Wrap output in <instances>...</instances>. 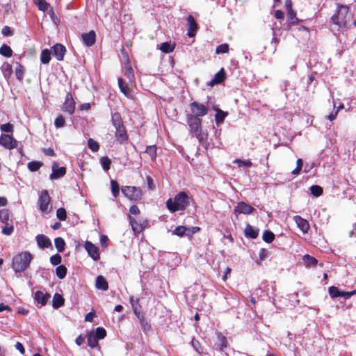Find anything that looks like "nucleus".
<instances>
[{
  "label": "nucleus",
  "mask_w": 356,
  "mask_h": 356,
  "mask_svg": "<svg viewBox=\"0 0 356 356\" xmlns=\"http://www.w3.org/2000/svg\"><path fill=\"white\" fill-rule=\"evenodd\" d=\"M190 197L186 192L178 193L174 198L166 201V207L171 213L184 211L190 204Z\"/></svg>",
  "instance_id": "obj_1"
},
{
  "label": "nucleus",
  "mask_w": 356,
  "mask_h": 356,
  "mask_svg": "<svg viewBox=\"0 0 356 356\" xmlns=\"http://www.w3.org/2000/svg\"><path fill=\"white\" fill-rule=\"evenodd\" d=\"M32 259L29 252H22L13 257L12 268L16 273L24 272L29 267Z\"/></svg>",
  "instance_id": "obj_2"
},
{
  "label": "nucleus",
  "mask_w": 356,
  "mask_h": 356,
  "mask_svg": "<svg viewBox=\"0 0 356 356\" xmlns=\"http://www.w3.org/2000/svg\"><path fill=\"white\" fill-rule=\"evenodd\" d=\"M349 8L346 6L338 5L337 12L332 15V22L339 28L344 27L348 20L350 18Z\"/></svg>",
  "instance_id": "obj_3"
},
{
  "label": "nucleus",
  "mask_w": 356,
  "mask_h": 356,
  "mask_svg": "<svg viewBox=\"0 0 356 356\" xmlns=\"http://www.w3.org/2000/svg\"><path fill=\"white\" fill-rule=\"evenodd\" d=\"M186 118L191 133L201 141L203 139L202 120L197 116L193 115H186Z\"/></svg>",
  "instance_id": "obj_4"
},
{
  "label": "nucleus",
  "mask_w": 356,
  "mask_h": 356,
  "mask_svg": "<svg viewBox=\"0 0 356 356\" xmlns=\"http://www.w3.org/2000/svg\"><path fill=\"white\" fill-rule=\"evenodd\" d=\"M51 198L48 191L43 190L41 191L38 198L39 209L43 213H48L51 211V206L50 205Z\"/></svg>",
  "instance_id": "obj_5"
},
{
  "label": "nucleus",
  "mask_w": 356,
  "mask_h": 356,
  "mask_svg": "<svg viewBox=\"0 0 356 356\" xmlns=\"http://www.w3.org/2000/svg\"><path fill=\"white\" fill-rule=\"evenodd\" d=\"M191 113L187 115L197 116V118L204 116L208 113L207 107L203 104L197 102H193L190 104Z\"/></svg>",
  "instance_id": "obj_6"
},
{
  "label": "nucleus",
  "mask_w": 356,
  "mask_h": 356,
  "mask_svg": "<svg viewBox=\"0 0 356 356\" xmlns=\"http://www.w3.org/2000/svg\"><path fill=\"white\" fill-rule=\"evenodd\" d=\"M122 192L124 196L131 201H137L142 196L140 190L135 186H123L122 187Z\"/></svg>",
  "instance_id": "obj_7"
},
{
  "label": "nucleus",
  "mask_w": 356,
  "mask_h": 356,
  "mask_svg": "<svg viewBox=\"0 0 356 356\" xmlns=\"http://www.w3.org/2000/svg\"><path fill=\"white\" fill-rule=\"evenodd\" d=\"M329 294L332 298L343 297L345 299H349L351 296L356 294V290L346 292L340 291L337 287L330 286L329 288Z\"/></svg>",
  "instance_id": "obj_8"
},
{
  "label": "nucleus",
  "mask_w": 356,
  "mask_h": 356,
  "mask_svg": "<svg viewBox=\"0 0 356 356\" xmlns=\"http://www.w3.org/2000/svg\"><path fill=\"white\" fill-rule=\"evenodd\" d=\"M0 145L6 149H12L17 147V142L10 135L1 134L0 136Z\"/></svg>",
  "instance_id": "obj_9"
},
{
  "label": "nucleus",
  "mask_w": 356,
  "mask_h": 356,
  "mask_svg": "<svg viewBox=\"0 0 356 356\" xmlns=\"http://www.w3.org/2000/svg\"><path fill=\"white\" fill-rule=\"evenodd\" d=\"M84 248L87 251L88 255L94 260L99 261L100 259V254L99 252V248L90 241H86Z\"/></svg>",
  "instance_id": "obj_10"
},
{
  "label": "nucleus",
  "mask_w": 356,
  "mask_h": 356,
  "mask_svg": "<svg viewBox=\"0 0 356 356\" xmlns=\"http://www.w3.org/2000/svg\"><path fill=\"white\" fill-rule=\"evenodd\" d=\"M75 109V102L71 93L68 92L65 97V101L63 105V110L70 114H72Z\"/></svg>",
  "instance_id": "obj_11"
},
{
  "label": "nucleus",
  "mask_w": 356,
  "mask_h": 356,
  "mask_svg": "<svg viewBox=\"0 0 356 356\" xmlns=\"http://www.w3.org/2000/svg\"><path fill=\"white\" fill-rule=\"evenodd\" d=\"M51 51L53 56L56 57L58 60H63L66 49L63 45L56 44L51 47Z\"/></svg>",
  "instance_id": "obj_12"
},
{
  "label": "nucleus",
  "mask_w": 356,
  "mask_h": 356,
  "mask_svg": "<svg viewBox=\"0 0 356 356\" xmlns=\"http://www.w3.org/2000/svg\"><path fill=\"white\" fill-rule=\"evenodd\" d=\"M66 173V169L64 167H59L56 163L52 165V173L50 175L51 179H57L63 177Z\"/></svg>",
  "instance_id": "obj_13"
},
{
  "label": "nucleus",
  "mask_w": 356,
  "mask_h": 356,
  "mask_svg": "<svg viewBox=\"0 0 356 356\" xmlns=\"http://www.w3.org/2000/svg\"><path fill=\"white\" fill-rule=\"evenodd\" d=\"M187 26H188L187 35L190 38L193 37L197 30V24L192 15H188L187 17Z\"/></svg>",
  "instance_id": "obj_14"
},
{
  "label": "nucleus",
  "mask_w": 356,
  "mask_h": 356,
  "mask_svg": "<svg viewBox=\"0 0 356 356\" xmlns=\"http://www.w3.org/2000/svg\"><path fill=\"white\" fill-rule=\"evenodd\" d=\"M254 210V209L243 202H239L237 206L235 207L234 209V212L235 213H243V214H250L251 213H252V211Z\"/></svg>",
  "instance_id": "obj_15"
},
{
  "label": "nucleus",
  "mask_w": 356,
  "mask_h": 356,
  "mask_svg": "<svg viewBox=\"0 0 356 356\" xmlns=\"http://www.w3.org/2000/svg\"><path fill=\"white\" fill-rule=\"evenodd\" d=\"M35 239L38 245L42 249L48 248L51 246L50 239L44 234L37 235Z\"/></svg>",
  "instance_id": "obj_16"
},
{
  "label": "nucleus",
  "mask_w": 356,
  "mask_h": 356,
  "mask_svg": "<svg viewBox=\"0 0 356 356\" xmlns=\"http://www.w3.org/2000/svg\"><path fill=\"white\" fill-rule=\"evenodd\" d=\"M298 227L303 232L307 233L309 229V222L302 217L296 216L293 218Z\"/></svg>",
  "instance_id": "obj_17"
},
{
  "label": "nucleus",
  "mask_w": 356,
  "mask_h": 356,
  "mask_svg": "<svg viewBox=\"0 0 356 356\" xmlns=\"http://www.w3.org/2000/svg\"><path fill=\"white\" fill-rule=\"evenodd\" d=\"M125 67V71H124V75L127 76V78L129 79V84L130 86H133L134 84V70L131 66L130 62L129 60L124 63Z\"/></svg>",
  "instance_id": "obj_18"
},
{
  "label": "nucleus",
  "mask_w": 356,
  "mask_h": 356,
  "mask_svg": "<svg viewBox=\"0 0 356 356\" xmlns=\"http://www.w3.org/2000/svg\"><path fill=\"white\" fill-rule=\"evenodd\" d=\"M81 37L84 44L88 47L93 45L95 42L96 34L94 31H90L87 33H83Z\"/></svg>",
  "instance_id": "obj_19"
},
{
  "label": "nucleus",
  "mask_w": 356,
  "mask_h": 356,
  "mask_svg": "<svg viewBox=\"0 0 356 356\" xmlns=\"http://www.w3.org/2000/svg\"><path fill=\"white\" fill-rule=\"evenodd\" d=\"M50 295L41 291H37L35 293V299L38 304L44 306L47 304Z\"/></svg>",
  "instance_id": "obj_20"
},
{
  "label": "nucleus",
  "mask_w": 356,
  "mask_h": 356,
  "mask_svg": "<svg viewBox=\"0 0 356 356\" xmlns=\"http://www.w3.org/2000/svg\"><path fill=\"white\" fill-rule=\"evenodd\" d=\"M118 86L120 91L128 98H132L131 90L128 83H125L122 78H118Z\"/></svg>",
  "instance_id": "obj_21"
},
{
  "label": "nucleus",
  "mask_w": 356,
  "mask_h": 356,
  "mask_svg": "<svg viewBox=\"0 0 356 356\" xmlns=\"http://www.w3.org/2000/svg\"><path fill=\"white\" fill-rule=\"evenodd\" d=\"M259 234V229L248 224L245 229V235L251 238H256Z\"/></svg>",
  "instance_id": "obj_22"
},
{
  "label": "nucleus",
  "mask_w": 356,
  "mask_h": 356,
  "mask_svg": "<svg viewBox=\"0 0 356 356\" xmlns=\"http://www.w3.org/2000/svg\"><path fill=\"white\" fill-rule=\"evenodd\" d=\"M225 79V72L224 69L222 68L218 73L216 74L214 78L211 80L210 85L214 86L216 84H219L223 81Z\"/></svg>",
  "instance_id": "obj_23"
},
{
  "label": "nucleus",
  "mask_w": 356,
  "mask_h": 356,
  "mask_svg": "<svg viewBox=\"0 0 356 356\" xmlns=\"http://www.w3.org/2000/svg\"><path fill=\"white\" fill-rule=\"evenodd\" d=\"M96 287L98 289L106 291L108 288V283L105 278L102 276H98L96 279Z\"/></svg>",
  "instance_id": "obj_24"
},
{
  "label": "nucleus",
  "mask_w": 356,
  "mask_h": 356,
  "mask_svg": "<svg viewBox=\"0 0 356 356\" xmlns=\"http://www.w3.org/2000/svg\"><path fill=\"white\" fill-rule=\"evenodd\" d=\"M302 260H303V262H304L305 266L307 268L314 266L317 264V260L314 257H313L309 254H305L302 257Z\"/></svg>",
  "instance_id": "obj_25"
},
{
  "label": "nucleus",
  "mask_w": 356,
  "mask_h": 356,
  "mask_svg": "<svg viewBox=\"0 0 356 356\" xmlns=\"http://www.w3.org/2000/svg\"><path fill=\"white\" fill-rule=\"evenodd\" d=\"M216 114L215 115V120L217 124L223 122L225 118L227 115V113L222 111L219 108H215Z\"/></svg>",
  "instance_id": "obj_26"
},
{
  "label": "nucleus",
  "mask_w": 356,
  "mask_h": 356,
  "mask_svg": "<svg viewBox=\"0 0 356 356\" xmlns=\"http://www.w3.org/2000/svg\"><path fill=\"white\" fill-rule=\"evenodd\" d=\"M38 9L42 11H47L50 8L51 6L46 0H33Z\"/></svg>",
  "instance_id": "obj_27"
},
{
  "label": "nucleus",
  "mask_w": 356,
  "mask_h": 356,
  "mask_svg": "<svg viewBox=\"0 0 356 356\" xmlns=\"http://www.w3.org/2000/svg\"><path fill=\"white\" fill-rule=\"evenodd\" d=\"M51 51L47 49H43L41 53L40 60L43 64H48L51 60Z\"/></svg>",
  "instance_id": "obj_28"
},
{
  "label": "nucleus",
  "mask_w": 356,
  "mask_h": 356,
  "mask_svg": "<svg viewBox=\"0 0 356 356\" xmlns=\"http://www.w3.org/2000/svg\"><path fill=\"white\" fill-rule=\"evenodd\" d=\"M145 154L148 155L152 161H154L156 158V147L155 145L147 147Z\"/></svg>",
  "instance_id": "obj_29"
},
{
  "label": "nucleus",
  "mask_w": 356,
  "mask_h": 356,
  "mask_svg": "<svg viewBox=\"0 0 356 356\" xmlns=\"http://www.w3.org/2000/svg\"><path fill=\"white\" fill-rule=\"evenodd\" d=\"M129 222L132 227V229L134 232H140L143 229V227L141 224H139L136 219L131 216L129 217Z\"/></svg>",
  "instance_id": "obj_30"
},
{
  "label": "nucleus",
  "mask_w": 356,
  "mask_h": 356,
  "mask_svg": "<svg viewBox=\"0 0 356 356\" xmlns=\"http://www.w3.org/2000/svg\"><path fill=\"white\" fill-rule=\"evenodd\" d=\"M54 243L58 252H63L64 251L65 242L63 238L60 237L56 238L54 240Z\"/></svg>",
  "instance_id": "obj_31"
},
{
  "label": "nucleus",
  "mask_w": 356,
  "mask_h": 356,
  "mask_svg": "<svg viewBox=\"0 0 356 356\" xmlns=\"http://www.w3.org/2000/svg\"><path fill=\"white\" fill-rule=\"evenodd\" d=\"M64 304V299L58 293H56L53 298V307L56 309L59 308Z\"/></svg>",
  "instance_id": "obj_32"
},
{
  "label": "nucleus",
  "mask_w": 356,
  "mask_h": 356,
  "mask_svg": "<svg viewBox=\"0 0 356 356\" xmlns=\"http://www.w3.org/2000/svg\"><path fill=\"white\" fill-rule=\"evenodd\" d=\"M175 49V45L169 42H163L160 45V49L162 52L168 54L172 52Z\"/></svg>",
  "instance_id": "obj_33"
},
{
  "label": "nucleus",
  "mask_w": 356,
  "mask_h": 356,
  "mask_svg": "<svg viewBox=\"0 0 356 356\" xmlns=\"http://www.w3.org/2000/svg\"><path fill=\"white\" fill-rule=\"evenodd\" d=\"M287 15L289 17L288 23L289 26H293L298 23V19L296 17V13L293 10L287 11Z\"/></svg>",
  "instance_id": "obj_34"
},
{
  "label": "nucleus",
  "mask_w": 356,
  "mask_h": 356,
  "mask_svg": "<svg viewBox=\"0 0 356 356\" xmlns=\"http://www.w3.org/2000/svg\"><path fill=\"white\" fill-rule=\"evenodd\" d=\"M97 338L94 333H89L87 337L88 345L91 348H95L98 344Z\"/></svg>",
  "instance_id": "obj_35"
},
{
  "label": "nucleus",
  "mask_w": 356,
  "mask_h": 356,
  "mask_svg": "<svg viewBox=\"0 0 356 356\" xmlns=\"http://www.w3.org/2000/svg\"><path fill=\"white\" fill-rule=\"evenodd\" d=\"M115 136L117 139L121 142L127 139V134L124 127L116 129Z\"/></svg>",
  "instance_id": "obj_36"
},
{
  "label": "nucleus",
  "mask_w": 356,
  "mask_h": 356,
  "mask_svg": "<svg viewBox=\"0 0 356 356\" xmlns=\"http://www.w3.org/2000/svg\"><path fill=\"white\" fill-rule=\"evenodd\" d=\"M67 274V268L63 265H60L56 268V276L62 280L63 279Z\"/></svg>",
  "instance_id": "obj_37"
},
{
  "label": "nucleus",
  "mask_w": 356,
  "mask_h": 356,
  "mask_svg": "<svg viewBox=\"0 0 356 356\" xmlns=\"http://www.w3.org/2000/svg\"><path fill=\"white\" fill-rule=\"evenodd\" d=\"M112 121L115 129L124 127L121 120L120 115L118 113H114L112 115Z\"/></svg>",
  "instance_id": "obj_38"
},
{
  "label": "nucleus",
  "mask_w": 356,
  "mask_h": 356,
  "mask_svg": "<svg viewBox=\"0 0 356 356\" xmlns=\"http://www.w3.org/2000/svg\"><path fill=\"white\" fill-rule=\"evenodd\" d=\"M10 213L8 209L0 210V220L3 224H8Z\"/></svg>",
  "instance_id": "obj_39"
},
{
  "label": "nucleus",
  "mask_w": 356,
  "mask_h": 356,
  "mask_svg": "<svg viewBox=\"0 0 356 356\" xmlns=\"http://www.w3.org/2000/svg\"><path fill=\"white\" fill-rule=\"evenodd\" d=\"M42 165V163L40 161H31L27 164L29 170L31 172H35L38 170Z\"/></svg>",
  "instance_id": "obj_40"
},
{
  "label": "nucleus",
  "mask_w": 356,
  "mask_h": 356,
  "mask_svg": "<svg viewBox=\"0 0 356 356\" xmlns=\"http://www.w3.org/2000/svg\"><path fill=\"white\" fill-rule=\"evenodd\" d=\"M13 51L10 47L6 44H3L0 48V54L6 56L10 57L12 56Z\"/></svg>",
  "instance_id": "obj_41"
},
{
  "label": "nucleus",
  "mask_w": 356,
  "mask_h": 356,
  "mask_svg": "<svg viewBox=\"0 0 356 356\" xmlns=\"http://www.w3.org/2000/svg\"><path fill=\"white\" fill-rule=\"evenodd\" d=\"M173 234L177 235L178 236H183L184 235L187 236V229L186 227L184 226H178L173 231Z\"/></svg>",
  "instance_id": "obj_42"
},
{
  "label": "nucleus",
  "mask_w": 356,
  "mask_h": 356,
  "mask_svg": "<svg viewBox=\"0 0 356 356\" xmlns=\"http://www.w3.org/2000/svg\"><path fill=\"white\" fill-rule=\"evenodd\" d=\"M100 163L105 171H108L110 168L111 163V159L107 156L102 157L100 159Z\"/></svg>",
  "instance_id": "obj_43"
},
{
  "label": "nucleus",
  "mask_w": 356,
  "mask_h": 356,
  "mask_svg": "<svg viewBox=\"0 0 356 356\" xmlns=\"http://www.w3.org/2000/svg\"><path fill=\"white\" fill-rule=\"evenodd\" d=\"M111 192H112L113 195L115 197H117L120 193L119 185L117 183V181H115L114 180H111Z\"/></svg>",
  "instance_id": "obj_44"
},
{
  "label": "nucleus",
  "mask_w": 356,
  "mask_h": 356,
  "mask_svg": "<svg viewBox=\"0 0 356 356\" xmlns=\"http://www.w3.org/2000/svg\"><path fill=\"white\" fill-rule=\"evenodd\" d=\"M262 238L266 243H271L275 238V235L272 232L266 230L264 232Z\"/></svg>",
  "instance_id": "obj_45"
},
{
  "label": "nucleus",
  "mask_w": 356,
  "mask_h": 356,
  "mask_svg": "<svg viewBox=\"0 0 356 356\" xmlns=\"http://www.w3.org/2000/svg\"><path fill=\"white\" fill-rule=\"evenodd\" d=\"M88 147L94 152H96L99 150V145L97 141L93 140L92 138H90L88 140Z\"/></svg>",
  "instance_id": "obj_46"
},
{
  "label": "nucleus",
  "mask_w": 356,
  "mask_h": 356,
  "mask_svg": "<svg viewBox=\"0 0 356 356\" xmlns=\"http://www.w3.org/2000/svg\"><path fill=\"white\" fill-rule=\"evenodd\" d=\"M310 191L312 195L318 197L323 193V188L317 185H314L310 187Z\"/></svg>",
  "instance_id": "obj_47"
},
{
  "label": "nucleus",
  "mask_w": 356,
  "mask_h": 356,
  "mask_svg": "<svg viewBox=\"0 0 356 356\" xmlns=\"http://www.w3.org/2000/svg\"><path fill=\"white\" fill-rule=\"evenodd\" d=\"M229 51V45L226 43L218 45L216 49V54H225Z\"/></svg>",
  "instance_id": "obj_48"
},
{
  "label": "nucleus",
  "mask_w": 356,
  "mask_h": 356,
  "mask_svg": "<svg viewBox=\"0 0 356 356\" xmlns=\"http://www.w3.org/2000/svg\"><path fill=\"white\" fill-rule=\"evenodd\" d=\"M62 257L60 254H56L50 257V262L53 266H57L61 263Z\"/></svg>",
  "instance_id": "obj_49"
},
{
  "label": "nucleus",
  "mask_w": 356,
  "mask_h": 356,
  "mask_svg": "<svg viewBox=\"0 0 356 356\" xmlns=\"http://www.w3.org/2000/svg\"><path fill=\"white\" fill-rule=\"evenodd\" d=\"M234 163L238 164L239 167H241V166L251 167L252 165V163L250 160H241V159H237L234 161Z\"/></svg>",
  "instance_id": "obj_50"
},
{
  "label": "nucleus",
  "mask_w": 356,
  "mask_h": 356,
  "mask_svg": "<svg viewBox=\"0 0 356 356\" xmlns=\"http://www.w3.org/2000/svg\"><path fill=\"white\" fill-rule=\"evenodd\" d=\"M95 335L97 337L98 339H102L106 337V332L105 329L102 327H97L95 330Z\"/></svg>",
  "instance_id": "obj_51"
},
{
  "label": "nucleus",
  "mask_w": 356,
  "mask_h": 356,
  "mask_svg": "<svg viewBox=\"0 0 356 356\" xmlns=\"http://www.w3.org/2000/svg\"><path fill=\"white\" fill-rule=\"evenodd\" d=\"M0 129L2 131L6 133H13V125L10 123H6L1 125Z\"/></svg>",
  "instance_id": "obj_52"
},
{
  "label": "nucleus",
  "mask_w": 356,
  "mask_h": 356,
  "mask_svg": "<svg viewBox=\"0 0 356 356\" xmlns=\"http://www.w3.org/2000/svg\"><path fill=\"white\" fill-rule=\"evenodd\" d=\"M56 216L60 220L66 219V211L64 208H59L56 211Z\"/></svg>",
  "instance_id": "obj_53"
},
{
  "label": "nucleus",
  "mask_w": 356,
  "mask_h": 356,
  "mask_svg": "<svg viewBox=\"0 0 356 356\" xmlns=\"http://www.w3.org/2000/svg\"><path fill=\"white\" fill-rule=\"evenodd\" d=\"M65 120L62 116H58L55 119L54 124L56 128L64 127Z\"/></svg>",
  "instance_id": "obj_54"
},
{
  "label": "nucleus",
  "mask_w": 356,
  "mask_h": 356,
  "mask_svg": "<svg viewBox=\"0 0 356 356\" xmlns=\"http://www.w3.org/2000/svg\"><path fill=\"white\" fill-rule=\"evenodd\" d=\"M131 304L132 305L134 312L135 315L137 316L138 319L140 320L141 317H144L143 315H141L140 312L138 309L137 306L134 305L133 298H131Z\"/></svg>",
  "instance_id": "obj_55"
},
{
  "label": "nucleus",
  "mask_w": 356,
  "mask_h": 356,
  "mask_svg": "<svg viewBox=\"0 0 356 356\" xmlns=\"http://www.w3.org/2000/svg\"><path fill=\"white\" fill-rule=\"evenodd\" d=\"M141 327H143L144 331L148 330L150 328V325L145 319V317H141L140 320H138Z\"/></svg>",
  "instance_id": "obj_56"
},
{
  "label": "nucleus",
  "mask_w": 356,
  "mask_h": 356,
  "mask_svg": "<svg viewBox=\"0 0 356 356\" xmlns=\"http://www.w3.org/2000/svg\"><path fill=\"white\" fill-rule=\"evenodd\" d=\"M187 236H191L193 234L198 232L200 229L198 227H186Z\"/></svg>",
  "instance_id": "obj_57"
},
{
  "label": "nucleus",
  "mask_w": 356,
  "mask_h": 356,
  "mask_svg": "<svg viewBox=\"0 0 356 356\" xmlns=\"http://www.w3.org/2000/svg\"><path fill=\"white\" fill-rule=\"evenodd\" d=\"M268 255V251L266 250V249L261 248L259 250V257L260 260H261V261L265 260L267 258Z\"/></svg>",
  "instance_id": "obj_58"
},
{
  "label": "nucleus",
  "mask_w": 356,
  "mask_h": 356,
  "mask_svg": "<svg viewBox=\"0 0 356 356\" xmlns=\"http://www.w3.org/2000/svg\"><path fill=\"white\" fill-rule=\"evenodd\" d=\"M1 33L4 36H11L13 35V31L8 26H6L2 29Z\"/></svg>",
  "instance_id": "obj_59"
},
{
  "label": "nucleus",
  "mask_w": 356,
  "mask_h": 356,
  "mask_svg": "<svg viewBox=\"0 0 356 356\" xmlns=\"http://www.w3.org/2000/svg\"><path fill=\"white\" fill-rule=\"evenodd\" d=\"M13 232V227L11 226H6L2 229V233L5 235L9 236Z\"/></svg>",
  "instance_id": "obj_60"
},
{
  "label": "nucleus",
  "mask_w": 356,
  "mask_h": 356,
  "mask_svg": "<svg viewBox=\"0 0 356 356\" xmlns=\"http://www.w3.org/2000/svg\"><path fill=\"white\" fill-rule=\"evenodd\" d=\"M218 340L220 342L221 349H222L223 348H225L227 346V339L225 337H224L221 334H219Z\"/></svg>",
  "instance_id": "obj_61"
},
{
  "label": "nucleus",
  "mask_w": 356,
  "mask_h": 356,
  "mask_svg": "<svg viewBox=\"0 0 356 356\" xmlns=\"http://www.w3.org/2000/svg\"><path fill=\"white\" fill-rule=\"evenodd\" d=\"M129 211L133 215H137L140 213V210L136 205H133L130 207Z\"/></svg>",
  "instance_id": "obj_62"
},
{
  "label": "nucleus",
  "mask_w": 356,
  "mask_h": 356,
  "mask_svg": "<svg viewBox=\"0 0 356 356\" xmlns=\"http://www.w3.org/2000/svg\"><path fill=\"white\" fill-rule=\"evenodd\" d=\"M94 313L92 312H89L88 313L86 316H85V321H88V322H92L93 321V318H94Z\"/></svg>",
  "instance_id": "obj_63"
},
{
  "label": "nucleus",
  "mask_w": 356,
  "mask_h": 356,
  "mask_svg": "<svg viewBox=\"0 0 356 356\" xmlns=\"http://www.w3.org/2000/svg\"><path fill=\"white\" fill-rule=\"evenodd\" d=\"M15 348L17 350H18L21 353L24 354V352H25V350H24V348L23 346V345L19 343V342H17L16 344H15Z\"/></svg>",
  "instance_id": "obj_64"
}]
</instances>
